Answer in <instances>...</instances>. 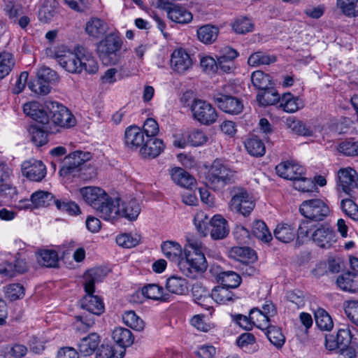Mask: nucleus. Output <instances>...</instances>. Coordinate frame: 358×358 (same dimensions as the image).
<instances>
[{
    "mask_svg": "<svg viewBox=\"0 0 358 358\" xmlns=\"http://www.w3.org/2000/svg\"><path fill=\"white\" fill-rule=\"evenodd\" d=\"M46 55L55 59L65 71L73 74H80L83 71L94 74L99 69L94 57L80 50L73 52L64 46H61L54 50L47 49Z\"/></svg>",
    "mask_w": 358,
    "mask_h": 358,
    "instance_id": "1",
    "label": "nucleus"
},
{
    "mask_svg": "<svg viewBox=\"0 0 358 358\" xmlns=\"http://www.w3.org/2000/svg\"><path fill=\"white\" fill-rule=\"evenodd\" d=\"M208 264L202 250L201 242L188 239L184 246V255L179 263L178 268L187 276L206 271Z\"/></svg>",
    "mask_w": 358,
    "mask_h": 358,
    "instance_id": "2",
    "label": "nucleus"
},
{
    "mask_svg": "<svg viewBox=\"0 0 358 358\" xmlns=\"http://www.w3.org/2000/svg\"><path fill=\"white\" fill-rule=\"evenodd\" d=\"M297 236L298 238L311 239L316 245L323 249H329L337 240L336 234L332 227L322 224L315 228V224L308 220L301 222Z\"/></svg>",
    "mask_w": 358,
    "mask_h": 358,
    "instance_id": "3",
    "label": "nucleus"
},
{
    "mask_svg": "<svg viewBox=\"0 0 358 358\" xmlns=\"http://www.w3.org/2000/svg\"><path fill=\"white\" fill-rule=\"evenodd\" d=\"M102 273L103 271L101 268H92L87 271L84 275V288L86 295L81 301V308L95 315H100L105 310L102 299L98 296L93 295L94 285L101 280Z\"/></svg>",
    "mask_w": 358,
    "mask_h": 358,
    "instance_id": "4",
    "label": "nucleus"
},
{
    "mask_svg": "<svg viewBox=\"0 0 358 358\" xmlns=\"http://www.w3.org/2000/svg\"><path fill=\"white\" fill-rule=\"evenodd\" d=\"M236 171L220 159H215L206 174L207 187L214 191H221L234 182Z\"/></svg>",
    "mask_w": 358,
    "mask_h": 358,
    "instance_id": "5",
    "label": "nucleus"
},
{
    "mask_svg": "<svg viewBox=\"0 0 358 358\" xmlns=\"http://www.w3.org/2000/svg\"><path fill=\"white\" fill-rule=\"evenodd\" d=\"M49 112V124L45 125L47 131L54 133L50 122L55 126L70 128L76 124V120L71 112L64 105L57 101H48L45 104Z\"/></svg>",
    "mask_w": 358,
    "mask_h": 358,
    "instance_id": "6",
    "label": "nucleus"
},
{
    "mask_svg": "<svg viewBox=\"0 0 358 358\" xmlns=\"http://www.w3.org/2000/svg\"><path fill=\"white\" fill-rule=\"evenodd\" d=\"M122 39L113 34H108L97 44V52L100 59L106 65H113L120 59Z\"/></svg>",
    "mask_w": 358,
    "mask_h": 358,
    "instance_id": "7",
    "label": "nucleus"
},
{
    "mask_svg": "<svg viewBox=\"0 0 358 358\" xmlns=\"http://www.w3.org/2000/svg\"><path fill=\"white\" fill-rule=\"evenodd\" d=\"M299 211L310 222L323 221L331 212L326 202L320 199H311L303 201L300 205Z\"/></svg>",
    "mask_w": 358,
    "mask_h": 358,
    "instance_id": "8",
    "label": "nucleus"
},
{
    "mask_svg": "<svg viewBox=\"0 0 358 358\" xmlns=\"http://www.w3.org/2000/svg\"><path fill=\"white\" fill-rule=\"evenodd\" d=\"M229 206L231 211L247 216L253 210L255 203L246 189L238 188L229 201Z\"/></svg>",
    "mask_w": 358,
    "mask_h": 358,
    "instance_id": "9",
    "label": "nucleus"
},
{
    "mask_svg": "<svg viewBox=\"0 0 358 358\" xmlns=\"http://www.w3.org/2000/svg\"><path fill=\"white\" fill-rule=\"evenodd\" d=\"M191 110L194 119L204 125L215 123L218 117L215 108L210 103L201 99L194 101Z\"/></svg>",
    "mask_w": 358,
    "mask_h": 358,
    "instance_id": "10",
    "label": "nucleus"
},
{
    "mask_svg": "<svg viewBox=\"0 0 358 358\" xmlns=\"http://www.w3.org/2000/svg\"><path fill=\"white\" fill-rule=\"evenodd\" d=\"M92 158V154L89 152L77 150L66 156L60 169L62 176L73 173L80 165L89 161Z\"/></svg>",
    "mask_w": 358,
    "mask_h": 358,
    "instance_id": "11",
    "label": "nucleus"
},
{
    "mask_svg": "<svg viewBox=\"0 0 358 358\" xmlns=\"http://www.w3.org/2000/svg\"><path fill=\"white\" fill-rule=\"evenodd\" d=\"M97 215L104 220L114 222L118 220L119 197L112 198L108 194L96 208Z\"/></svg>",
    "mask_w": 358,
    "mask_h": 358,
    "instance_id": "12",
    "label": "nucleus"
},
{
    "mask_svg": "<svg viewBox=\"0 0 358 358\" xmlns=\"http://www.w3.org/2000/svg\"><path fill=\"white\" fill-rule=\"evenodd\" d=\"M22 174L32 181H41L46 176V166L41 160L30 159L22 164Z\"/></svg>",
    "mask_w": 358,
    "mask_h": 358,
    "instance_id": "13",
    "label": "nucleus"
},
{
    "mask_svg": "<svg viewBox=\"0 0 358 358\" xmlns=\"http://www.w3.org/2000/svg\"><path fill=\"white\" fill-rule=\"evenodd\" d=\"M192 66V59L182 48L175 50L171 56V68L177 73L182 74Z\"/></svg>",
    "mask_w": 358,
    "mask_h": 358,
    "instance_id": "14",
    "label": "nucleus"
},
{
    "mask_svg": "<svg viewBox=\"0 0 358 358\" xmlns=\"http://www.w3.org/2000/svg\"><path fill=\"white\" fill-rule=\"evenodd\" d=\"M79 193L85 203L94 210L103 201H105L108 195L105 190L96 186L82 187L79 189Z\"/></svg>",
    "mask_w": 358,
    "mask_h": 358,
    "instance_id": "15",
    "label": "nucleus"
},
{
    "mask_svg": "<svg viewBox=\"0 0 358 358\" xmlns=\"http://www.w3.org/2000/svg\"><path fill=\"white\" fill-rule=\"evenodd\" d=\"M214 101L220 109L229 114H238L243 108L242 102L238 99L231 96L220 93L214 96Z\"/></svg>",
    "mask_w": 358,
    "mask_h": 358,
    "instance_id": "16",
    "label": "nucleus"
},
{
    "mask_svg": "<svg viewBox=\"0 0 358 358\" xmlns=\"http://www.w3.org/2000/svg\"><path fill=\"white\" fill-rule=\"evenodd\" d=\"M141 210L140 203L136 199L119 198L118 219L124 217L130 221L136 220Z\"/></svg>",
    "mask_w": 358,
    "mask_h": 358,
    "instance_id": "17",
    "label": "nucleus"
},
{
    "mask_svg": "<svg viewBox=\"0 0 358 358\" xmlns=\"http://www.w3.org/2000/svg\"><path fill=\"white\" fill-rule=\"evenodd\" d=\"M276 173L281 178L293 180L303 176L305 169L303 166L292 162L287 161L279 164L275 167Z\"/></svg>",
    "mask_w": 358,
    "mask_h": 358,
    "instance_id": "18",
    "label": "nucleus"
},
{
    "mask_svg": "<svg viewBox=\"0 0 358 358\" xmlns=\"http://www.w3.org/2000/svg\"><path fill=\"white\" fill-rule=\"evenodd\" d=\"M145 141L144 132L137 126L128 127L124 132V144L130 150L141 149Z\"/></svg>",
    "mask_w": 358,
    "mask_h": 358,
    "instance_id": "19",
    "label": "nucleus"
},
{
    "mask_svg": "<svg viewBox=\"0 0 358 358\" xmlns=\"http://www.w3.org/2000/svg\"><path fill=\"white\" fill-rule=\"evenodd\" d=\"M23 111L27 116L43 125L49 124V115L37 101H31L24 104Z\"/></svg>",
    "mask_w": 358,
    "mask_h": 358,
    "instance_id": "20",
    "label": "nucleus"
},
{
    "mask_svg": "<svg viewBox=\"0 0 358 358\" xmlns=\"http://www.w3.org/2000/svg\"><path fill=\"white\" fill-rule=\"evenodd\" d=\"M161 250L167 259L176 263L179 267L180 261L184 255V248H182L179 243L174 241H164L161 244Z\"/></svg>",
    "mask_w": 358,
    "mask_h": 358,
    "instance_id": "21",
    "label": "nucleus"
},
{
    "mask_svg": "<svg viewBox=\"0 0 358 358\" xmlns=\"http://www.w3.org/2000/svg\"><path fill=\"white\" fill-rule=\"evenodd\" d=\"M210 236L214 240L224 238L229 232L227 221L220 215H215L210 220Z\"/></svg>",
    "mask_w": 358,
    "mask_h": 358,
    "instance_id": "22",
    "label": "nucleus"
},
{
    "mask_svg": "<svg viewBox=\"0 0 358 358\" xmlns=\"http://www.w3.org/2000/svg\"><path fill=\"white\" fill-rule=\"evenodd\" d=\"M357 171L350 166L338 170V186L346 194H349L352 190L353 184L357 177Z\"/></svg>",
    "mask_w": 358,
    "mask_h": 358,
    "instance_id": "23",
    "label": "nucleus"
},
{
    "mask_svg": "<svg viewBox=\"0 0 358 358\" xmlns=\"http://www.w3.org/2000/svg\"><path fill=\"white\" fill-rule=\"evenodd\" d=\"M108 24L99 17H91L85 24V33L91 38L98 39L108 31Z\"/></svg>",
    "mask_w": 358,
    "mask_h": 358,
    "instance_id": "24",
    "label": "nucleus"
},
{
    "mask_svg": "<svg viewBox=\"0 0 358 358\" xmlns=\"http://www.w3.org/2000/svg\"><path fill=\"white\" fill-rule=\"evenodd\" d=\"M164 145L162 140L156 138H147L139 150L140 155L144 158H155L164 150Z\"/></svg>",
    "mask_w": 358,
    "mask_h": 358,
    "instance_id": "25",
    "label": "nucleus"
},
{
    "mask_svg": "<svg viewBox=\"0 0 358 358\" xmlns=\"http://www.w3.org/2000/svg\"><path fill=\"white\" fill-rule=\"evenodd\" d=\"M167 12L168 17L176 23L187 24L192 21V15L185 7L171 4L167 7H164Z\"/></svg>",
    "mask_w": 358,
    "mask_h": 358,
    "instance_id": "26",
    "label": "nucleus"
},
{
    "mask_svg": "<svg viewBox=\"0 0 358 358\" xmlns=\"http://www.w3.org/2000/svg\"><path fill=\"white\" fill-rule=\"evenodd\" d=\"M53 195L45 191H36L33 193L31 196L30 201L24 200L21 201L22 203H26L24 206L22 207L24 208H31L33 206L34 208H40L49 206L52 201L54 202Z\"/></svg>",
    "mask_w": 358,
    "mask_h": 358,
    "instance_id": "27",
    "label": "nucleus"
},
{
    "mask_svg": "<svg viewBox=\"0 0 358 358\" xmlns=\"http://www.w3.org/2000/svg\"><path fill=\"white\" fill-rule=\"evenodd\" d=\"M142 294L153 301H169L171 295L164 292V288L157 284H148L143 287L141 289Z\"/></svg>",
    "mask_w": 358,
    "mask_h": 358,
    "instance_id": "28",
    "label": "nucleus"
},
{
    "mask_svg": "<svg viewBox=\"0 0 358 358\" xmlns=\"http://www.w3.org/2000/svg\"><path fill=\"white\" fill-rule=\"evenodd\" d=\"M166 289L170 295H184L188 292V283L187 280L182 277L171 275L166 280Z\"/></svg>",
    "mask_w": 358,
    "mask_h": 358,
    "instance_id": "29",
    "label": "nucleus"
},
{
    "mask_svg": "<svg viewBox=\"0 0 358 358\" xmlns=\"http://www.w3.org/2000/svg\"><path fill=\"white\" fill-rule=\"evenodd\" d=\"M336 284L344 291L358 292V273L347 272L339 275Z\"/></svg>",
    "mask_w": 358,
    "mask_h": 358,
    "instance_id": "30",
    "label": "nucleus"
},
{
    "mask_svg": "<svg viewBox=\"0 0 358 358\" xmlns=\"http://www.w3.org/2000/svg\"><path fill=\"white\" fill-rule=\"evenodd\" d=\"M171 176L176 184L184 188L190 189L196 183L194 177L182 168L176 167L171 169Z\"/></svg>",
    "mask_w": 358,
    "mask_h": 358,
    "instance_id": "31",
    "label": "nucleus"
},
{
    "mask_svg": "<svg viewBox=\"0 0 358 358\" xmlns=\"http://www.w3.org/2000/svg\"><path fill=\"white\" fill-rule=\"evenodd\" d=\"M36 260L38 264L42 266L55 268L59 262L58 253L52 249H41L36 254Z\"/></svg>",
    "mask_w": 358,
    "mask_h": 358,
    "instance_id": "32",
    "label": "nucleus"
},
{
    "mask_svg": "<svg viewBox=\"0 0 358 358\" xmlns=\"http://www.w3.org/2000/svg\"><path fill=\"white\" fill-rule=\"evenodd\" d=\"M279 107L286 113H293L304 106L301 99L293 96L291 93L284 94L279 100Z\"/></svg>",
    "mask_w": 358,
    "mask_h": 358,
    "instance_id": "33",
    "label": "nucleus"
},
{
    "mask_svg": "<svg viewBox=\"0 0 358 358\" xmlns=\"http://www.w3.org/2000/svg\"><path fill=\"white\" fill-rule=\"evenodd\" d=\"M112 338L120 347H129L134 342V336L130 330L124 327H116L112 332Z\"/></svg>",
    "mask_w": 358,
    "mask_h": 358,
    "instance_id": "34",
    "label": "nucleus"
},
{
    "mask_svg": "<svg viewBox=\"0 0 358 358\" xmlns=\"http://www.w3.org/2000/svg\"><path fill=\"white\" fill-rule=\"evenodd\" d=\"M244 145L248 154L253 157H262L266 152L264 143L256 136L248 137L244 141Z\"/></svg>",
    "mask_w": 358,
    "mask_h": 358,
    "instance_id": "35",
    "label": "nucleus"
},
{
    "mask_svg": "<svg viewBox=\"0 0 358 358\" xmlns=\"http://www.w3.org/2000/svg\"><path fill=\"white\" fill-rule=\"evenodd\" d=\"M100 343V337L96 334H90L88 336L81 339L78 344L80 352L84 356L92 355Z\"/></svg>",
    "mask_w": 358,
    "mask_h": 358,
    "instance_id": "36",
    "label": "nucleus"
},
{
    "mask_svg": "<svg viewBox=\"0 0 358 358\" xmlns=\"http://www.w3.org/2000/svg\"><path fill=\"white\" fill-rule=\"evenodd\" d=\"M252 234L259 241L269 243L273 237L266 223L260 220H255L252 224Z\"/></svg>",
    "mask_w": 358,
    "mask_h": 358,
    "instance_id": "37",
    "label": "nucleus"
},
{
    "mask_svg": "<svg viewBox=\"0 0 358 358\" xmlns=\"http://www.w3.org/2000/svg\"><path fill=\"white\" fill-rule=\"evenodd\" d=\"M219 29L217 27L206 24L197 29V37L203 43L209 44L213 43L218 36Z\"/></svg>",
    "mask_w": 358,
    "mask_h": 358,
    "instance_id": "38",
    "label": "nucleus"
},
{
    "mask_svg": "<svg viewBox=\"0 0 358 358\" xmlns=\"http://www.w3.org/2000/svg\"><path fill=\"white\" fill-rule=\"evenodd\" d=\"M58 3L56 0H45L38 11V18L41 22H48L57 13Z\"/></svg>",
    "mask_w": 358,
    "mask_h": 358,
    "instance_id": "39",
    "label": "nucleus"
},
{
    "mask_svg": "<svg viewBox=\"0 0 358 358\" xmlns=\"http://www.w3.org/2000/svg\"><path fill=\"white\" fill-rule=\"evenodd\" d=\"M257 101L262 106L273 105L280 100L279 94L273 88V85L266 90H260L257 96Z\"/></svg>",
    "mask_w": 358,
    "mask_h": 358,
    "instance_id": "40",
    "label": "nucleus"
},
{
    "mask_svg": "<svg viewBox=\"0 0 358 358\" xmlns=\"http://www.w3.org/2000/svg\"><path fill=\"white\" fill-rule=\"evenodd\" d=\"M217 280L228 288H236L241 282V276L232 271H222L217 275Z\"/></svg>",
    "mask_w": 358,
    "mask_h": 358,
    "instance_id": "41",
    "label": "nucleus"
},
{
    "mask_svg": "<svg viewBox=\"0 0 358 358\" xmlns=\"http://www.w3.org/2000/svg\"><path fill=\"white\" fill-rule=\"evenodd\" d=\"M276 61V57L267 52L258 51L252 53L248 59V64L251 66L268 65Z\"/></svg>",
    "mask_w": 358,
    "mask_h": 358,
    "instance_id": "42",
    "label": "nucleus"
},
{
    "mask_svg": "<svg viewBox=\"0 0 358 358\" xmlns=\"http://www.w3.org/2000/svg\"><path fill=\"white\" fill-rule=\"evenodd\" d=\"M210 296L216 303L226 304L228 302L233 301L234 294L229 290V288L221 285L213 289Z\"/></svg>",
    "mask_w": 358,
    "mask_h": 358,
    "instance_id": "43",
    "label": "nucleus"
},
{
    "mask_svg": "<svg viewBox=\"0 0 358 358\" xmlns=\"http://www.w3.org/2000/svg\"><path fill=\"white\" fill-rule=\"evenodd\" d=\"M251 81L253 86L259 90H266L273 85L271 77L262 71H255L251 75Z\"/></svg>",
    "mask_w": 358,
    "mask_h": 358,
    "instance_id": "44",
    "label": "nucleus"
},
{
    "mask_svg": "<svg viewBox=\"0 0 358 358\" xmlns=\"http://www.w3.org/2000/svg\"><path fill=\"white\" fill-rule=\"evenodd\" d=\"M274 236L281 242L289 243L294 239V229L287 224H279L274 230Z\"/></svg>",
    "mask_w": 358,
    "mask_h": 358,
    "instance_id": "45",
    "label": "nucleus"
},
{
    "mask_svg": "<svg viewBox=\"0 0 358 358\" xmlns=\"http://www.w3.org/2000/svg\"><path fill=\"white\" fill-rule=\"evenodd\" d=\"M315 319L317 326L322 330L329 331L334 324L331 316L323 308H317L315 311Z\"/></svg>",
    "mask_w": 358,
    "mask_h": 358,
    "instance_id": "46",
    "label": "nucleus"
},
{
    "mask_svg": "<svg viewBox=\"0 0 358 358\" xmlns=\"http://www.w3.org/2000/svg\"><path fill=\"white\" fill-rule=\"evenodd\" d=\"M336 6L347 17L358 15V0H337Z\"/></svg>",
    "mask_w": 358,
    "mask_h": 358,
    "instance_id": "47",
    "label": "nucleus"
},
{
    "mask_svg": "<svg viewBox=\"0 0 358 358\" xmlns=\"http://www.w3.org/2000/svg\"><path fill=\"white\" fill-rule=\"evenodd\" d=\"M286 124L288 128L298 135L304 136H313V131L310 127L300 120L288 118L286 121Z\"/></svg>",
    "mask_w": 358,
    "mask_h": 358,
    "instance_id": "48",
    "label": "nucleus"
},
{
    "mask_svg": "<svg viewBox=\"0 0 358 358\" xmlns=\"http://www.w3.org/2000/svg\"><path fill=\"white\" fill-rule=\"evenodd\" d=\"M266 335L269 341L277 348H281L285 343V336L281 329L274 325H270L267 327Z\"/></svg>",
    "mask_w": 358,
    "mask_h": 358,
    "instance_id": "49",
    "label": "nucleus"
},
{
    "mask_svg": "<svg viewBox=\"0 0 358 358\" xmlns=\"http://www.w3.org/2000/svg\"><path fill=\"white\" fill-rule=\"evenodd\" d=\"M14 65L15 60L12 54L7 52L0 53V80L9 74Z\"/></svg>",
    "mask_w": 358,
    "mask_h": 358,
    "instance_id": "50",
    "label": "nucleus"
},
{
    "mask_svg": "<svg viewBox=\"0 0 358 358\" xmlns=\"http://www.w3.org/2000/svg\"><path fill=\"white\" fill-rule=\"evenodd\" d=\"M250 316L252 325L258 329L264 330L271 325V319L266 315L263 314L261 310L258 308H252L250 310Z\"/></svg>",
    "mask_w": 358,
    "mask_h": 358,
    "instance_id": "51",
    "label": "nucleus"
},
{
    "mask_svg": "<svg viewBox=\"0 0 358 358\" xmlns=\"http://www.w3.org/2000/svg\"><path fill=\"white\" fill-rule=\"evenodd\" d=\"M122 320L124 324L134 330L141 331L144 328L143 321L132 310L126 311L122 315Z\"/></svg>",
    "mask_w": 358,
    "mask_h": 358,
    "instance_id": "52",
    "label": "nucleus"
},
{
    "mask_svg": "<svg viewBox=\"0 0 358 358\" xmlns=\"http://www.w3.org/2000/svg\"><path fill=\"white\" fill-rule=\"evenodd\" d=\"M56 207L61 211L66 212L70 215H78L81 213V210L78 205L71 201L67 199L55 200Z\"/></svg>",
    "mask_w": 358,
    "mask_h": 358,
    "instance_id": "53",
    "label": "nucleus"
},
{
    "mask_svg": "<svg viewBox=\"0 0 358 358\" xmlns=\"http://www.w3.org/2000/svg\"><path fill=\"white\" fill-rule=\"evenodd\" d=\"M140 241L141 236L137 234H123L116 238L117 245L125 248H131L136 246Z\"/></svg>",
    "mask_w": 358,
    "mask_h": 358,
    "instance_id": "54",
    "label": "nucleus"
},
{
    "mask_svg": "<svg viewBox=\"0 0 358 358\" xmlns=\"http://www.w3.org/2000/svg\"><path fill=\"white\" fill-rule=\"evenodd\" d=\"M233 30L239 34H245L252 31L254 24L252 20L248 17H241L237 18L232 24Z\"/></svg>",
    "mask_w": 358,
    "mask_h": 358,
    "instance_id": "55",
    "label": "nucleus"
},
{
    "mask_svg": "<svg viewBox=\"0 0 358 358\" xmlns=\"http://www.w3.org/2000/svg\"><path fill=\"white\" fill-rule=\"evenodd\" d=\"M124 355V350H117L114 346L110 345H102L99 348L96 357V358H122Z\"/></svg>",
    "mask_w": 358,
    "mask_h": 358,
    "instance_id": "56",
    "label": "nucleus"
},
{
    "mask_svg": "<svg viewBox=\"0 0 358 358\" xmlns=\"http://www.w3.org/2000/svg\"><path fill=\"white\" fill-rule=\"evenodd\" d=\"M6 298L10 301H15L24 296V288L19 283H13L4 287Z\"/></svg>",
    "mask_w": 358,
    "mask_h": 358,
    "instance_id": "57",
    "label": "nucleus"
},
{
    "mask_svg": "<svg viewBox=\"0 0 358 358\" xmlns=\"http://www.w3.org/2000/svg\"><path fill=\"white\" fill-rule=\"evenodd\" d=\"M337 342L340 345V350H344L348 348L352 338V334L350 327L345 326L338 330L336 336Z\"/></svg>",
    "mask_w": 358,
    "mask_h": 358,
    "instance_id": "58",
    "label": "nucleus"
},
{
    "mask_svg": "<svg viewBox=\"0 0 358 358\" xmlns=\"http://www.w3.org/2000/svg\"><path fill=\"white\" fill-rule=\"evenodd\" d=\"M293 187L303 192H318V188L313 180L304 178L303 176L293 182Z\"/></svg>",
    "mask_w": 358,
    "mask_h": 358,
    "instance_id": "59",
    "label": "nucleus"
},
{
    "mask_svg": "<svg viewBox=\"0 0 358 358\" xmlns=\"http://www.w3.org/2000/svg\"><path fill=\"white\" fill-rule=\"evenodd\" d=\"M237 345L248 352H255L257 350L255 344V337L251 333L242 334L236 341Z\"/></svg>",
    "mask_w": 358,
    "mask_h": 358,
    "instance_id": "60",
    "label": "nucleus"
},
{
    "mask_svg": "<svg viewBox=\"0 0 358 358\" xmlns=\"http://www.w3.org/2000/svg\"><path fill=\"white\" fill-rule=\"evenodd\" d=\"M32 142L36 146H42L48 141V134L44 129L36 126H31L29 129Z\"/></svg>",
    "mask_w": 358,
    "mask_h": 358,
    "instance_id": "61",
    "label": "nucleus"
},
{
    "mask_svg": "<svg viewBox=\"0 0 358 358\" xmlns=\"http://www.w3.org/2000/svg\"><path fill=\"white\" fill-rule=\"evenodd\" d=\"M194 222L198 231L203 236H206L208 231V224H210L207 214L202 210L198 211L194 215Z\"/></svg>",
    "mask_w": 358,
    "mask_h": 358,
    "instance_id": "62",
    "label": "nucleus"
},
{
    "mask_svg": "<svg viewBox=\"0 0 358 358\" xmlns=\"http://www.w3.org/2000/svg\"><path fill=\"white\" fill-rule=\"evenodd\" d=\"M94 324V319L92 317L76 316L73 322L74 329L79 333H83L88 331Z\"/></svg>",
    "mask_w": 358,
    "mask_h": 358,
    "instance_id": "63",
    "label": "nucleus"
},
{
    "mask_svg": "<svg viewBox=\"0 0 358 358\" xmlns=\"http://www.w3.org/2000/svg\"><path fill=\"white\" fill-rule=\"evenodd\" d=\"M343 212L353 220H358V206L351 199H345L341 201Z\"/></svg>",
    "mask_w": 358,
    "mask_h": 358,
    "instance_id": "64",
    "label": "nucleus"
}]
</instances>
